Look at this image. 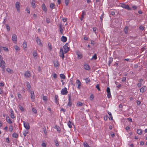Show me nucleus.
<instances>
[{"label":"nucleus","mask_w":147,"mask_h":147,"mask_svg":"<svg viewBox=\"0 0 147 147\" xmlns=\"http://www.w3.org/2000/svg\"><path fill=\"white\" fill-rule=\"evenodd\" d=\"M0 67L3 69L4 71L5 68V63L3 60V58L0 55Z\"/></svg>","instance_id":"nucleus-1"},{"label":"nucleus","mask_w":147,"mask_h":147,"mask_svg":"<svg viewBox=\"0 0 147 147\" xmlns=\"http://www.w3.org/2000/svg\"><path fill=\"white\" fill-rule=\"evenodd\" d=\"M68 43H66L63 46V48L64 49V52L65 53H67L69 51V47H68Z\"/></svg>","instance_id":"nucleus-2"},{"label":"nucleus","mask_w":147,"mask_h":147,"mask_svg":"<svg viewBox=\"0 0 147 147\" xmlns=\"http://www.w3.org/2000/svg\"><path fill=\"white\" fill-rule=\"evenodd\" d=\"M121 7L128 10H131V8L129 7L128 5H126L123 3H122L121 5Z\"/></svg>","instance_id":"nucleus-3"},{"label":"nucleus","mask_w":147,"mask_h":147,"mask_svg":"<svg viewBox=\"0 0 147 147\" xmlns=\"http://www.w3.org/2000/svg\"><path fill=\"white\" fill-rule=\"evenodd\" d=\"M23 123L24 127L27 130H28L30 128V126L29 123L28 122L23 121Z\"/></svg>","instance_id":"nucleus-4"},{"label":"nucleus","mask_w":147,"mask_h":147,"mask_svg":"<svg viewBox=\"0 0 147 147\" xmlns=\"http://www.w3.org/2000/svg\"><path fill=\"white\" fill-rule=\"evenodd\" d=\"M67 88H64L62 89L61 93L62 95H65L67 94Z\"/></svg>","instance_id":"nucleus-5"},{"label":"nucleus","mask_w":147,"mask_h":147,"mask_svg":"<svg viewBox=\"0 0 147 147\" xmlns=\"http://www.w3.org/2000/svg\"><path fill=\"white\" fill-rule=\"evenodd\" d=\"M76 55H77V58L78 59H80L82 57V55L81 52L78 51L76 52Z\"/></svg>","instance_id":"nucleus-6"},{"label":"nucleus","mask_w":147,"mask_h":147,"mask_svg":"<svg viewBox=\"0 0 147 147\" xmlns=\"http://www.w3.org/2000/svg\"><path fill=\"white\" fill-rule=\"evenodd\" d=\"M107 96L108 98H110L111 96V94L110 90L109 87H107Z\"/></svg>","instance_id":"nucleus-7"},{"label":"nucleus","mask_w":147,"mask_h":147,"mask_svg":"<svg viewBox=\"0 0 147 147\" xmlns=\"http://www.w3.org/2000/svg\"><path fill=\"white\" fill-rule=\"evenodd\" d=\"M20 3L19 2H17L16 3L15 7L17 11H19L20 10Z\"/></svg>","instance_id":"nucleus-8"},{"label":"nucleus","mask_w":147,"mask_h":147,"mask_svg":"<svg viewBox=\"0 0 147 147\" xmlns=\"http://www.w3.org/2000/svg\"><path fill=\"white\" fill-rule=\"evenodd\" d=\"M60 56L63 59L64 57V55L63 51L62 48L60 49Z\"/></svg>","instance_id":"nucleus-9"},{"label":"nucleus","mask_w":147,"mask_h":147,"mask_svg":"<svg viewBox=\"0 0 147 147\" xmlns=\"http://www.w3.org/2000/svg\"><path fill=\"white\" fill-rule=\"evenodd\" d=\"M24 76L26 78H29L31 76L30 72L29 71H26L24 74Z\"/></svg>","instance_id":"nucleus-10"},{"label":"nucleus","mask_w":147,"mask_h":147,"mask_svg":"<svg viewBox=\"0 0 147 147\" xmlns=\"http://www.w3.org/2000/svg\"><path fill=\"white\" fill-rule=\"evenodd\" d=\"M12 40L13 42H16L17 40V36L15 34H13L12 38Z\"/></svg>","instance_id":"nucleus-11"},{"label":"nucleus","mask_w":147,"mask_h":147,"mask_svg":"<svg viewBox=\"0 0 147 147\" xmlns=\"http://www.w3.org/2000/svg\"><path fill=\"white\" fill-rule=\"evenodd\" d=\"M36 42L40 46L42 45V44L41 42V40L39 39V37H37L36 38Z\"/></svg>","instance_id":"nucleus-12"},{"label":"nucleus","mask_w":147,"mask_h":147,"mask_svg":"<svg viewBox=\"0 0 147 147\" xmlns=\"http://www.w3.org/2000/svg\"><path fill=\"white\" fill-rule=\"evenodd\" d=\"M26 87H27V88L28 90V91H30V89L31 88V86H30V84L28 82H26Z\"/></svg>","instance_id":"nucleus-13"},{"label":"nucleus","mask_w":147,"mask_h":147,"mask_svg":"<svg viewBox=\"0 0 147 147\" xmlns=\"http://www.w3.org/2000/svg\"><path fill=\"white\" fill-rule=\"evenodd\" d=\"M55 102L57 104H59V99L58 98V96L57 95H55Z\"/></svg>","instance_id":"nucleus-14"},{"label":"nucleus","mask_w":147,"mask_h":147,"mask_svg":"<svg viewBox=\"0 0 147 147\" xmlns=\"http://www.w3.org/2000/svg\"><path fill=\"white\" fill-rule=\"evenodd\" d=\"M69 96V101L68 103V105L70 107H71V105H72V102L71 101V96L70 95H68Z\"/></svg>","instance_id":"nucleus-15"},{"label":"nucleus","mask_w":147,"mask_h":147,"mask_svg":"<svg viewBox=\"0 0 147 147\" xmlns=\"http://www.w3.org/2000/svg\"><path fill=\"white\" fill-rule=\"evenodd\" d=\"M61 40L62 41H63L64 42H65L67 40V38L65 36H62L61 38Z\"/></svg>","instance_id":"nucleus-16"},{"label":"nucleus","mask_w":147,"mask_h":147,"mask_svg":"<svg viewBox=\"0 0 147 147\" xmlns=\"http://www.w3.org/2000/svg\"><path fill=\"white\" fill-rule=\"evenodd\" d=\"M76 83L78 85L77 88L80 89V87L81 85V82L79 80H77L76 81Z\"/></svg>","instance_id":"nucleus-17"},{"label":"nucleus","mask_w":147,"mask_h":147,"mask_svg":"<svg viewBox=\"0 0 147 147\" xmlns=\"http://www.w3.org/2000/svg\"><path fill=\"white\" fill-rule=\"evenodd\" d=\"M59 29L61 34H63V30L61 27V24H60L59 26Z\"/></svg>","instance_id":"nucleus-18"},{"label":"nucleus","mask_w":147,"mask_h":147,"mask_svg":"<svg viewBox=\"0 0 147 147\" xmlns=\"http://www.w3.org/2000/svg\"><path fill=\"white\" fill-rule=\"evenodd\" d=\"M30 97L32 99H34L35 98V95L33 91L30 92Z\"/></svg>","instance_id":"nucleus-19"},{"label":"nucleus","mask_w":147,"mask_h":147,"mask_svg":"<svg viewBox=\"0 0 147 147\" xmlns=\"http://www.w3.org/2000/svg\"><path fill=\"white\" fill-rule=\"evenodd\" d=\"M10 112L11 113L10 116H11V117L12 119L14 118L15 117H14V116L13 112V110L11 109H10Z\"/></svg>","instance_id":"nucleus-20"},{"label":"nucleus","mask_w":147,"mask_h":147,"mask_svg":"<svg viewBox=\"0 0 147 147\" xmlns=\"http://www.w3.org/2000/svg\"><path fill=\"white\" fill-rule=\"evenodd\" d=\"M84 67L85 69L87 70H89L90 69L89 66L87 64L84 65Z\"/></svg>","instance_id":"nucleus-21"},{"label":"nucleus","mask_w":147,"mask_h":147,"mask_svg":"<svg viewBox=\"0 0 147 147\" xmlns=\"http://www.w3.org/2000/svg\"><path fill=\"white\" fill-rule=\"evenodd\" d=\"M6 120L7 121L9 124H11L12 123V122L11 120L10 119L9 117L8 116L6 117Z\"/></svg>","instance_id":"nucleus-22"},{"label":"nucleus","mask_w":147,"mask_h":147,"mask_svg":"<svg viewBox=\"0 0 147 147\" xmlns=\"http://www.w3.org/2000/svg\"><path fill=\"white\" fill-rule=\"evenodd\" d=\"M7 71L10 74H13V70L10 69L9 68H7Z\"/></svg>","instance_id":"nucleus-23"},{"label":"nucleus","mask_w":147,"mask_h":147,"mask_svg":"<svg viewBox=\"0 0 147 147\" xmlns=\"http://www.w3.org/2000/svg\"><path fill=\"white\" fill-rule=\"evenodd\" d=\"M137 133L139 135H141L142 134V131L141 129H138L137 130Z\"/></svg>","instance_id":"nucleus-24"},{"label":"nucleus","mask_w":147,"mask_h":147,"mask_svg":"<svg viewBox=\"0 0 147 147\" xmlns=\"http://www.w3.org/2000/svg\"><path fill=\"white\" fill-rule=\"evenodd\" d=\"M53 63H54V65L55 66L57 67L59 65V63L57 61H53Z\"/></svg>","instance_id":"nucleus-25"},{"label":"nucleus","mask_w":147,"mask_h":147,"mask_svg":"<svg viewBox=\"0 0 147 147\" xmlns=\"http://www.w3.org/2000/svg\"><path fill=\"white\" fill-rule=\"evenodd\" d=\"M42 6L43 10L45 11H47V9L45 5L44 4H43L42 5Z\"/></svg>","instance_id":"nucleus-26"},{"label":"nucleus","mask_w":147,"mask_h":147,"mask_svg":"<svg viewBox=\"0 0 147 147\" xmlns=\"http://www.w3.org/2000/svg\"><path fill=\"white\" fill-rule=\"evenodd\" d=\"M35 1L34 0H32L31 2V5L33 7L35 8Z\"/></svg>","instance_id":"nucleus-27"},{"label":"nucleus","mask_w":147,"mask_h":147,"mask_svg":"<svg viewBox=\"0 0 147 147\" xmlns=\"http://www.w3.org/2000/svg\"><path fill=\"white\" fill-rule=\"evenodd\" d=\"M54 128L56 129L57 130L59 131V132H60L61 129L59 126L56 125L54 127Z\"/></svg>","instance_id":"nucleus-28"},{"label":"nucleus","mask_w":147,"mask_h":147,"mask_svg":"<svg viewBox=\"0 0 147 147\" xmlns=\"http://www.w3.org/2000/svg\"><path fill=\"white\" fill-rule=\"evenodd\" d=\"M18 135L16 133H14L12 134V137L13 138H17L18 137Z\"/></svg>","instance_id":"nucleus-29"},{"label":"nucleus","mask_w":147,"mask_h":147,"mask_svg":"<svg viewBox=\"0 0 147 147\" xmlns=\"http://www.w3.org/2000/svg\"><path fill=\"white\" fill-rule=\"evenodd\" d=\"M55 5L54 4L51 3L50 4V7L52 9H53L55 8Z\"/></svg>","instance_id":"nucleus-30"},{"label":"nucleus","mask_w":147,"mask_h":147,"mask_svg":"<svg viewBox=\"0 0 147 147\" xmlns=\"http://www.w3.org/2000/svg\"><path fill=\"white\" fill-rule=\"evenodd\" d=\"M60 76L61 78V79H65V75L63 74H60Z\"/></svg>","instance_id":"nucleus-31"},{"label":"nucleus","mask_w":147,"mask_h":147,"mask_svg":"<svg viewBox=\"0 0 147 147\" xmlns=\"http://www.w3.org/2000/svg\"><path fill=\"white\" fill-rule=\"evenodd\" d=\"M77 105L79 106H82L83 105V103L80 102L78 101L77 102Z\"/></svg>","instance_id":"nucleus-32"},{"label":"nucleus","mask_w":147,"mask_h":147,"mask_svg":"<svg viewBox=\"0 0 147 147\" xmlns=\"http://www.w3.org/2000/svg\"><path fill=\"white\" fill-rule=\"evenodd\" d=\"M68 125L69 126V127L70 128H71L72 127V125H71V122L70 121H69V122L68 123Z\"/></svg>","instance_id":"nucleus-33"},{"label":"nucleus","mask_w":147,"mask_h":147,"mask_svg":"<svg viewBox=\"0 0 147 147\" xmlns=\"http://www.w3.org/2000/svg\"><path fill=\"white\" fill-rule=\"evenodd\" d=\"M128 27L127 26L125 27V28L124 32L126 34H127L128 32Z\"/></svg>","instance_id":"nucleus-34"},{"label":"nucleus","mask_w":147,"mask_h":147,"mask_svg":"<svg viewBox=\"0 0 147 147\" xmlns=\"http://www.w3.org/2000/svg\"><path fill=\"white\" fill-rule=\"evenodd\" d=\"M33 56L34 57H35L37 55V53L36 51H34L33 53Z\"/></svg>","instance_id":"nucleus-35"},{"label":"nucleus","mask_w":147,"mask_h":147,"mask_svg":"<svg viewBox=\"0 0 147 147\" xmlns=\"http://www.w3.org/2000/svg\"><path fill=\"white\" fill-rule=\"evenodd\" d=\"M19 108L21 111H24V109L23 107L21 105H19Z\"/></svg>","instance_id":"nucleus-36"},{"label":"nucleus","mask_w":147,"mask_h":147,"mask_svg":"<svg viewBox=\"0 0 147 147\" xmlns=\"http://www.w3.org/2000/svg\"><path fill=\"white\" fill-rule=\"evenodd\" d=\"M6 27L7 31H8V32H9L10 30L9 26V25L7 24L6 25Z\"/></svg>","instance_id":"nucleus-37"},{"label":"nucleus","mask_w":147,"mask_h":147,"mask_svg":"<svg viewBox=\"0 0 147 147\" xmlns=\"http://www.w3.org/2000/svg\"><path fill=\"white\" fill-rule=\"evenodd\" d=\"M144 87H142L140 88V90L141 92L143 93L144 92L145 90Z\"/></svg>","instance_id":"nucleus-38"},{"label":"nucleus","mask_w":147,"mask_h":147,"mask_svg":"<svg viewBox=\"0 0 147 147\" xmlns=\"http://www.w3.org/2000/svg\"><path fill=\"white\" fill-rule=\"evenodd\" d=\"M86 15V12L84 11H82V13L81 17L83 18L84 17V16Z\"/></svg>","instance_id":"nucleus-39"},{"label":"nucleus","mask_w":147,"mask_h":147,"mask_svg":"<svg viewBox=\"0 0 147 147\" xmlns=\"http://www.w3.org/2000/svg\"><path fill=\"white\" fill-rule=\"evenodd\" d=\"M32 110L33 112L34 113H37V111L35 109L33 108H32Z\"/></svg>","instance_id":"nucleus-40"},{"label":"nucleus","mask_w":147,"mask_h":147,"mask_svg":"<svg viewBox=\"0 0 147 147\" xmlns=\"http://www.w3.org/2000/svg\"><path fill=\"white\" fill-rule=\"evenodd\" d=\"M23 46L24 48H26L27 47V45L26 42H24L23 44Z\"/></svg>","instance_id":"nucleus-41"},{"label":"nucleus","mask_w":147,"mask_h":147,"mask_svg":"<svg viewBox=\"0 0 147 147\" xmlns=\"http://www.w3.org/2000/svg\"><path fill=\"white\" fill-rule=\"evenodd\" d=\"M3 49L6 51H8V49L6 47H3Z\"/></svg>","instance_id":"nucleus-42"},{"label":"nucleus","mask_w":147,"mask_h":147,"mask_svg":"<svg viewBox=\"0 0 147 147\" xmlns=\"http://www.w3.org/2000/svg\"><path fill=\"white\" fill-rule=\"evenodd\" d=\"M49 48V50H51L52 49V47H51V43H49L48 44Z\"/></svg>","instance_id":"nucleus-43"},{"label":"nucleus","mask_w":147,"mask_h":147,"mask_svg":"<svg viewBox=\"0 0 147 147\" xmlns=\"http://www.w3.org/2000/svg\"><path fill=\"white\" fill-rule=\"evenodd\" d=\"M23 134L24 136L25 137L26 136V134H28V131H24L23 132Z\"/></svg>","instance_id":"nucleus-44"},{"label":"nucleus","mask_w":147,"mask_h":147,"mask_svg":"<svg viewBox=\"0 0 147 147\" xmlns=\"http://www.w3.org/2000/svg\"><path fill=\"white\" fill-rule=\"evenodd\" d=\"M85 80L87 84L90 81V79L88 78H86Z\"/></svg>","instance_id":"nucleus-45"},{"label":"nucleus","mask_w":147,"mask_h":147,"mask_svg":"<svg viewBox=\"0 0 147 147\" xmlns=\"http://www.w3.org/2000/svg\"><path fill=\"white\" fill-rule=\"evenodd\" d=\"M97 56L96 54H95L92 57V59H94V60H96L97 59Z\"/></svg>","instance_id":"nucleus-46"},{"label":"nucleus","mask_w":147,"mask_h":147,"mask_svg":"<svg viewBox=\"0 0 147 147\" xmlns=\"http://www.w3.org/2000/svg\"><path fill=\"white\" fill-rule=\"evenodd\" d=\"M69 0H65V3L66 4V6H67L68 5V4L69 2Z\"/></svg>","instance_id":"nucleus-47"},{"label":"nucleus","mask_w":147,"mask_h":147,"mask_svg":"<svg viewBox=\"0 0 147 147\" xmlns=\"http://www.w3.org/2000/svg\"><path fill=\"white\" fill-rule=\"evenodd\" d=\"M9 130L10 131H12L13 130V127L12 126H10L9 127Z\"/></svg>","instance_id":"nucleus-48"},{"label":"nucleus","mask_w":147,"mask_h":147,"mask_svg":"<svg viewBox=\"0 0 147 147\" xmlns=\"http://www.w3.org/2000/svg\"><path fill=\"white\" fill-rule=\"evenodd\" d=\"M90 99L92 100L94 98V96L93 94H91L90 96Z\"/></svg>","instance_id":"nucleus-49"},{"label":"nucleus","mask_w":147,"mask_h":147,"mask_svg":"<svg viewBox=\"0 0 147 147\" xmlns=\"http://www.w3.org/2000/svg\"><path fill=\"white\" fill-rule=\"evenodd\" d=\"M47 144L45 143H42V146L43 147H46Z\"/></svg>","instance_id":"nucleus-50"},{"label":"nucleus","mask_w":147,"mask_h":147,"mask_svg":"<svg viewBox=\"0 0 147 147\" xmlns=\"http://www.w3.org/2000/svg\"><path fill=\"white\" fill-rule=\"evenodd\" d=\"M46 21L47 23H49L50 22V20L49 18H47L46 19Z\"/></svg>","instance_id":"nucleus-51"},{"label":"nucleus","mask_w":147,"mask_h":147,"mask_svg":"<svg viewBox=\"0 0 147 147\" xmlns=\"http://www.w3.org/2000/svg\"><path fill=\"white\" fill-rule=\"evenodd\" d=\"M137 7L136 6L134 5L132 7V8L133 9L135 10L137 9Z\"/></svg>","instance_id":"nucleus-52"},{"label":"nucleus","mask_w":147,"mask_h":147,"mask_svg":"<svg viewBox=\"0 0 147 147\" xmlns=\"http://www.w3.org/2000/svg\"><path fill=\"white\" fill-rule=\"evenodd\" d=\"M43 100L45 101H47V97L44 96L43 97Z\"/></svg>","instance_id":"nucleus-53"},{"label":"nucleus","mask_w":147,"mask_h":147,"mask_svg":"<svg viewBox=\"0 0 147 147\" xmlns=\"http://www.w3.org/2000/svg\"><path fill=\"white\" fill-rule=\"evenodd\" d=\"M57 74H54L53 75V77L55 78H57Z\"/></svg>","instance_id":"nucleus-54"},{"label":"nucleus","mask_w":147,"mask_h":147,"mask_svg":"<svg viewBox=\"0 0 147 147\" xmlns=\"http://www.w3.org/2000/svg\"><path fill=\"white\" fill-rule=\"evenodd\" d=\"M126 81V78L125 77H124L122 78V81L123 82H125Z\"/></svg>","instance_id":"nucleus-55"},{"label":"nucleus","mask_w":147,"mask_h":147,"mask_svg":"<svg viewBox=\"0 0 147 147\" xmlns=\"http://www.w3.org/2000/svg\"><path fill=\"white\" fill-rule=\"evenodd\" d=\"M15 49L16 50H20L19 47L17 46H16L15 47Z\"/></svg>","instance_id":"nucleus-56"},{"label":"nucleus","mask_w":147,"mask_h":147,"mask_svg":"<svg viewBox=\"0 0 147 147\" xmlns=\"http://www.w3.org/2000/svg\"><path fill=\"white\" fill-rule=\"evenodd\" d=\"M96 88L98 89L99 91H100V89L99 87V85L97 84L96 86Z\"/></svg>","instance_id":"nucleus-57"},{"label":"nucleus","mask_w":147,"mask_h":147,"mask_svg":"<svg viewBox=\"0 0 147 147\" xmlns=\"http://www.w3.org/2000/svg\"><path fill=\"white\" fill-rule=\"evenodd\" d=\"M103 13L101 15V16H100V20H101V21L102 22V20L103 18Z\"/></svg>","instance_id":"nucleus-58"},{"label":"nucleus","mask_w":147,"mask_h":147,"mask_svg":"<svg viewBox=\"0 0 147 147\" xmlns=\"http://www.w3.org/2000/svg\"><path fill=\"white\" fill-rule=\"evenodd\" d=\"M142 84L141 83H138L137 84V86L138 87L140 88Z\"/></svg>","instance_id":"nucleus-59"},{"label":"nucleus","mask_w":147,"mask_h":147,"mask_svg":"<svg viewBox=\"0 0 147 147\" xmlns=\"http://www.w3.org/2000/svg\"><path fill=\"white\" fill-rule=\"evenodd\" d=\"M18 98L19 99H21L22 97V96L20 94H18Z\"/></svg>","instance_id":"nucleus-60"},{"label":"nucleus","mask_w":147,"mask_h":147,"mask_svg":"<svg viewBox=\"0 0 147 147\" xmlns=\"http://www.w3.org/2000/svg\"><path fill=\"white\" fill-rule=\"evenodd\" d=\"M111 136L113 137H114L115 136L113 132H111Z\"/></svg>","instance_id":"nucleus-61"},{"label":"nucleus","mask_w":147,"mask_h":147,"mask_svg":"<svg viewBox=\"0 0 147 147\" xmlns=\"http://www.w3.org/2000/svg\"><path fill=\"white\" fill-rule=\"evenodd\" d=\"M112 60H110L109 61L108 63V65L109 66L110 65L111 63L112 62Z\"/></svg>","instance_id":"nucleus-62"},{"label":"nucleus","mask_w":147,"mask_h":147,"mask_svg":"<svg viewBox=\"0 0 147 147\" xmlns=\"http://www.w3.org/2000/svg\"><path fill=\"white\" fill-rule=\"evenodd\" d=\"M84 40H87L88 39V37L86 36H85L84 37Z\"/></svg>","instance_id":"nucleus-63"},{"label":"nucleus","mask_w":147,"mask_h":147,"mask_svg":"<svg viewBox=\"0 0 147 147\" xmlns=\"http://www.w3.org/2000/svg\"><path fill=\"white\" fill-rule=\"evenodd\" d=\"M6 142H7V143H9V138H6Z\"/></svg>","instance_id":"nucleus-64"}]
</instances>
